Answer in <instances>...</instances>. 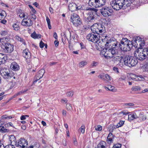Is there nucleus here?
Wrapping results in <instances>:
<instances>
[{"label":"nucleus","instance_id":"obj_1","mask_svg":"<svg viewBox=\"0 0 148 148\" xmlns=\"http://www.w3.org/2000/svg\"><path fill=\"white\" fill-rule=\"evenodd\" d=\"M100 37L101 40L103 42L106 43L105 44L106 48L102 51L101 53L105 57L107 58H112L114 61H120L123 57L121 55V51L119 49L118 45H119L121 50L124 51H129L130 50L133 46L135 48L134 56L137 58L139 56V47L136 42V38H134L133 42L126 38H123L120 43L117 41H112L111 39L107 36Z\"/></svg>","mask_w":148,"mask_h":148},{"label":"nucleus","instance_id":"obj_2","mask_svg":"<svg viewBox=\"0 0 148 148\" xmlns=\"http://www.w3.org/2000/svg\"><path fill=\"white\" fill-rule=\"evenodd\" d=\"M110 4L113 9L118 10L123 7L129 6L130 3L128 0H113L110 2Z\"/></svg>","mask_w":148,"mask_h":148},{"label":"nucleus","instance_id":"obj_3","mask_svg":"<svg viewBox=\"0 0 148 148\" xmlns=\"http://www.w3.org/2000/svg\"><path fill=\"white\" fill-rule=\"evenodd\" d=\"M92 33L99 34L105 31L104 26L101 23H95L91 27Z\"/></svg>","mask_w":148,"mask_h":148},{"label":"nucleus","instance_id":"obj_4","mask_svg":"<svg viewBox=\"0 0 148 148\" xmlns=\"http://www.w3.org/2000/svg\"><path fill=\"white\" fill-rule=\"evenodd\" d=\"M136 59L133 58L132 57H130L129 56H126L123 59L124 64L125 65L128 66L129 67H131L136 65L138 62L137 60L138 59L136 58Z\"/></svg>","mask_w":148,"mask_h":148},{"label":"nucleus","instance_id":"obj_5","mask_svg":"<svg viewBox=\"0 0 148 148\" xmlns=\"http://www.w3.org/2000/svg\"><path fill=\"white\" fill-rule=\"evenodd\" d=\"M71 21L74 26L77 27L81 25L82 24V21L79 16L75 13L71 15Z\"/></svg>","mask_w":148,"mask_h":148},{"label":"nucleus","instance_id":"obj_6","mask_svg":"<svg viewBox=\"0 0 148 148\" xmlns=\"http://www.w3.org/2000/svg\"><path fill=\"white\" fill-rule=\"evenodd\" d=\"M112 10L109 7L105 6L100 9V12L101 14L105 17L110 16L112 12Z\"/></svg>","mask_w":148,"mask_h":148},{"label":"nucleus","instance_id":"obj_7","mask_svg":"<svg viewBox=\"0 0 148 148\" xmlns=\"http://www.w3.org/2000/svg\"><path fill=\"white\" fill-rule=\"evenodd\" d=\"M86 38L89 41L94 43H98L99 42V36L94 34H89L87 36Z\"/></svg>","mask_w":148,"mask_h":148},{"label":"nucleus","instance_id":"obj_8","mask_svg":"<svg viewBox=\"0 0 148 148\" xmlns=\"http://www.w3.org/2000/svg\"><path fill=\"white\" fill-rule=\"evenodd\" d=\"M28 142L24 138H21L17 141L16 147L20 148H26L27 146Z\"/></svg>","mask_w":148,"mask_h":148},{"label":"nucleus","instance_id":"obj_9","mask_svg":"<svg viewBox=\"0 0 148 148\" xmlns=\"http://www.w3.org/2000/svg\"><path fill=\"white\" fill-rule=\"evenodd\" d=\"M1 75L5 79H10L13 77L12 74L7 69H4L0 71Z\"/></svg>","mask_w":148,"mask_h":148},{"label":"nucleus","instance_id":"obj_10","mask_svg":"<svg viewBox=\"0 0 148 148\" xmlns=\"http://www.w3.org/2000/svg\"><path fill=\"white\" fill-rule=\"evenodd\" d=\"M84 20L85 22L89 23L94 19L93 14L92 12L86 13L84 15Z\"/></svg>","mask_w":148,"mask_h":148},{"label":"nucleus","instance_id":"obj_11","mask_svg":"<svg viewBox=\"0 0 148 148\" xmlns=\"http://www.w3.org/2000/svg\"><path fill=\"white\" fill-rule=\"evenodd\" d=\"M14 50V45L9 42H6L5 45V52L6 53H11Z\"/></svg>","mask_w":148,"mask_h":148},{"label":"nucleus","instance_id":"obj_12","mask_svg":"<svg viewBox=\"0 0 148 148\" xmlns=\"http://www.w3.org/2000/svg\"><path fill=\"white\" fill-rule=\"evenodd\" d=\"M45 73V71L44 69H41L39 70L34 78L33 83H36L38 80L41 78Z\"/></svg>","mask_w":148,"mask_h":148},{"label":"nucleus","instance_id":"obj_13","mask_svg":"<svg viewBox=\"0 0 148 148\" xmlns=\"http://www.w3.org/2000/svg\"><path fill=\"white\" fill-rule=\"evenodd\" d=\"M21 23L23 26L29 27L32 25L33 22L29 18H25L22 21Z\"/></svg>","mask_w":148,"mask_h":148},{"label":"nucleus","instance_id":"obj_14","mask_svg":"<svg viewBox=\"0 0 148 148\" xmlns=\"http://www.w3.org/2000/svg\"><path fill=\"white\" fill-rule=\"evenodd\" d=\"M139 54V60H144L148 55V49L147 48H145Z\"/></svg>","mask_w":148,"mask_h":148},{"label":"nucleus","instance_id":"obj_15","mask_svg":"<svg viewBox=\"0 0 148 148\" xmlns=\"http://www.w3.org/2000/svg\"><path fill=\"white\" fill-rule=\"evenodd\" d=\"M23 56L26 59L27 62L29 61V60L31 58V55L30 52L28 49H25L23 51Z\"/></svg>","mask_w":148,"mask_h":148},{"label":"nucleus","instance_id":"obj_16","mask_svg":"<svg viewBox=\"0 0 148 148\" xmlns=\"http://www.w3.org/2000/svg\"><path fill=\"white\" fill-rule=\"evenodd\" d=\"M99 0H89L88 4L91 7L99 8Z\"/></svg>","mask_w":148,"mask_h":148},{"label":"nucleus","instance_id":"obj_17","mask_svg":"<svg viewBox=\"0 0 148 148\" xmlns=\"http://www.w3.org/2000/svg\"><path fill=\"white\" fill-rule=\"evenodd\" d=\"M17 141H16V138L15 137L12 135L10 136L8 143L9 144H11L12 145H15L16 146Z\"/></svg>","mask_w":148,"mask_h":148},{"label":"nucleus","instance_id":"obj_18","mask_svg":"<svg viewBox=\"0 0 148 148\" xmlns=\"http://www.w3.org/2000/svg\"><path fill=\"white\" fill-rule=\"evenodd\" d=\"M10 68L13 71H15L18 70L20 69L18 65L15 62H13L11 63Z\"/></svg>","mask_w":148,"mask_h":148},{"label":"nucleus","instance_id":"obj_19","mask_svg":"<svg viewBox=\"0 0 148 148\" xmlns=\"http://www.w3.org/2000/svg\"><path fill=\"white\" fill-rule=\"evenodd\" d=\"M145 111L143 110L141 111L139 114V120L141 121H144L146 119V116L144 114Z\"/></svg>","mask_w":148,"mask_h":148},{"label":"nucleus","instance_id":"obj_20","mask_svg":"<svg viewBox=\"0 0 148 148\" xmlns=\"http://www.w3.org/2000/svg\"><path fill=\"white\" fill-rule=\"evenodd\" d=\"M76 4L75 3H70L69 5V10L71 12L76 11Z\"/></svg>","mask_w":148,"mask_h":148},{"label":"nucleus","instance_id":"obj_21","mask_svg":"<svg viewBox=\"0 0 148 148\" xmlns=\"http://www.w3.org/2000/svg\"><path fill=\"white\" fill-rule=\"evenodd\" d=\"M145 45V41L144 39L139 37V49H143Z\"/></svg>","mask_w":148,"mask_h":148},{"label":"nucleus","instance_id":"obj_22","mask_svg":"<svg viewBox=\"0 0 148 148\" xmlns=\"http://www.w3.org/2000/svg\"><path fill=\"white\" fill-rule=\"evenodd\" d=\"M104 88L107 90H109L113 92H116V90L114 86L110 85H107V86H104Z\"/></svg>","mask_w":148,"mask_h":148},{"label":"nucleus","instance_id":"obj_23","mask_svg":"<svg viewBox=\"0 0 148 148\" xmlns=\"http://www.w3.org/2000/svg\"><path fill=\"white\" fill-rule=\"evenodd\" d=\"M137 117L138 116L135 113L130 114H129L128 115V120L130 121H131L134 119H136Z\"/></svg>","mask_w":148,"mask_h":148},{"label":"nucleus","instance_id":"obj_24","mask_svg":"<svg viewBox=\"0 0 148 148\" xmlns=\"http://www.w3.org/2000/svg\"><path fill=\"white\" fill-rule=\"evenodd\" d=\"M106 143L103 141H101L97 145V147L96 148H105Z\"/></svg>","mask_w":148,"mask_h":148},{"label":"nucleus","instance_id":"obj_25","mask_svg":"<svg viewBox=\"0 0 148 148\" xmlns=\"http://www.w3.org/2000/svg\"><path fill=\"white\" fill-rule=\"evenodd\" d=\"M6 16V12L4 11L0 10V20L4 18Z\"/></svg>","mask_w":148,"mask_h":148},{"label":"nucleus","instance_id":"obj_26","mask_svg":"<svg viewBox=\"0 0 148 148\" xmlns=\"http://www.w3.org/2000/svg\"><path fill=\"white\" fill-rule=\"evenodd\" d=\"M129 77L133 80L136 81H138L139 79L138 75H136L133 74H130Z\"/></svg>","mask_w":148,"mask_h":148},{"label":"nucleus","instance_id":"obj_27","mask_svg":"<svg viewBox=\"0 0 148 148\" xmlns=\"http://www.w3.org/2000/svg\"><path fill=\"white\" fill-rule=\"evenodd\" d=\"M31 36L34 39L41 38V35L40 34H36L35 32H34L31 34Z\"/></svg>","mask_w":148,"mask_h":148},{"label":"nucleus","instance_id":"obj_28","mask_svg":"<svg viewBox=\"0 0 148 148\" xmlns=\"http://www.w3.org/2000/svg\"><path fill=\"white\" fill-rule=\"evenodd\" d=\"M15 38L21 42L24 45L25 44V40L22 38L20 37V36L17 35L15 36Z\"/></svg>","mask_w":148,"mask_h":148},{"label":"nucleus","instance_id":"obj_29","mask_svg":"<svg viewBox=\"0 0 148 148\" xmlns=\"http://www.w3.org/2000/svg\"><path fill=\"white\" fill-rule=\"evenodd\" d=\"M0 131L2 132H9V130L3 126H0Z\"/></svg>","mask_w":148,"mask_h":148},{"label":"nucleus","instance_id":"obj_30","mask_svg":"<svg viewBox=\"0 0 148 148\" xmlns=\"http://www.w3.org/2000/svg\"><path fill=\"white\" fill-rule=\"evenodd\" d=\"M106 3V0H99V7L105 5Z\"/></svg>","mask_w":148,"mask_h":148},{"label":"nucleus","instance_id":"obj_31","mask_svg":"<svg viewBox=\"0 0 148 148\" xmlns=\"http://www.w3.org/2000/svg\"><path fill=\"white\" fill-rule=\"evenodd\" d=\"M124 123V121H120V122L116 126V128H118L119 127H121L123 125Z\"/></svg>","mask_w":148,"mask_h":148},{"label":"nucleus","instance_id":"obj_32","mask_svg":"<svg viewBox=\"0 0 148 148\" xmlns=\"http://www.w3.org/2000/svg\"><path fill=\"white\" fill-rule=\"evenodd\" d=\"M19 16L21 18H27L28 17V15L27 14H25L23 12L20 13Z\"/></svg>","mask_w":148,"mask_h":148},{"label":"nucleus","instance_id":"obj_33","mask_svg":"<svg viewBox=\"0 0 148 148\" xmlns=\"http://www.w3.org/2000/svg\"><path fill=\"white\" fill-rule=\"evenodd\" d=\"M66 109L68 110L71 111L72 109V106L69 103H67L66 106Z\"/></svg>","mask_w":148,"mask_h":148},{"label":"nucleus","instance_id":"obj_34","mask_svg":"<svg viewBox=\"0 0 148 148\" xmlns=\"http://www.w3.org/2000/svg\"><path fill=\"white\" fill-rule=\"evenodd\" d=\"M87 64V62L85 61H83L79 63V66L80 67H82L86 65Z\"/></svg>","mask_w":148,"mask_h":148},{"label":"nucleus","instance_id":"obj_35","mask_svg":"<svg viewBox=\"0 0 148 148\" xmlns=\"http://www.w3.org/2000/svg\"><path fill=\"white\" fill-rule=\"evenodd\" d=\"M46 21L47 23L48 28L49 29H51V26L50 24V21L49 17L47 16L46 17Z\"/></svg>","mask_w":148,"mask_h":148},{"label":"nucleus","instance_id":"obj_36","mask_svg":"<svg viewBox=\"0 0 148 148\" xmlns=\"http://www.w3.org/2000/svg\"><path fill=\"white\" fill-rule=\"evenodd\" d=\"M0 60L1 62V64L4 62L5 61L4 59V57L3 55H2V54H0Z\"/></svg>","mask_w":148,"mask_h":148},{"label":"nucleus","instance_id":"obj_37","mask_svg":"<svg viewBox=\"0 0 148 148\" xmlns=\"http://www.w3.org/2000/svg\"><path fill=\"white\" fill-rule=\"evenodd\" d=\"M12 27L14 30L17 31L19 29V27L18 25L15 23L12 25Z\"/></svg>","mask_w":148,"mask_h":148},{"label":"nucleus","instance_id":"obj_38","mask_svg":"<svg viewBox=\"0 0 148 148\" xmlns=\"http://www.w3.org/2000/svg\"><path fill=\"white\" fill-rule=\"evenodd\" d=\"M8 33V31L7 30H5L3 31H2L1 32V34L2 36H5Z\"/></svg>","mask_w":148,"mask_h":148},{"label":"nucleus","instance_id":"obj_39","mask_svg":"<svg viewBox=\"0 0 148 148\" xmlns=\"http://www.w3.org/2000/svg\"><path fill=\"white\" fill-rule=\"evenodd\" d=\"M105 78H106L105 80H107L108 81H110L111 80L110 76L107 74H105Z\"/></svg>","mask_w":148,"mask_h":148},{"label":"nucleus","instance_id":"obj_40","mask_svg":"<svg viewBox=\"0 0 148 148\" xmlns=\"http://www.w3.org/2000/svg\"><path fill=\"white\" fill-rule=\"evenodd\" d=\"M121 145L119 143H117L114 145L112 148H121Z\"/></svg>","mask_w":148,"mask_h":148},{"label":"nucleus","instance_id":"obj_41","mask_svg":"<svg viewBox=\"0 0 148 148\" xmlns=\"http://www.w3.org/2000/svg\"><path fill=\"white\" fill-rule=\"evenodd\" d=\"M15 145H12L11 144H9L7 145H6L5 148H15Z\"/></svg>","mask_w":148,"mask_h":148},{"label":"nucleus","instance_id":"obj_42","mask_svg":"<svg viewBox=\"0 0 148 148\" xmlns=\"http://www.w3.org/2000/svg\"><path fill=\"white\" fill-rule=\"evenodd\" d=\"M96 130L98 131H100L102 129V127L100 125H98L95 127Z\"/></svg>","mask_w":148,"mask_h":148},{"label":"nucleus","instance_id":"obj_43","mask_svg":"<svg viewBox=\"0 0 148 148\" xmlns=\"http://www.w3.org/2000/svg\"><path fill=\"white\" fill-rule=\"evenodd\" d=\"M82 8V6L81 5L79 4H76V10H79L81 9Z\"/></svg>","mask_w":148,"mask_h":148},{"label":"nucleus","instance_id":"obj_44","mask_svg":"<svg viewBox=\"0 0 148 148\" xmlns=\"http://www.w3.org/2000/svg\"><path fill=\"white\" fill-rule=\"evenodd\" d=\"M98 64V62L94 61H93L92 63L91 64L90 66L92 67L96 66Z\"/></svg>","mask_w":148,"mask_h":148},{"label":"nucleus","instance_id":"obj_45","mask_svg":"<svg viewBox=\"0 0 148 148\" xmlns=\"http://www.w3.org/2000/svg\"><path fill=\"white\" fill-rule=\"evenodd\" d=\"M80 130L81 131V132L82 134L84 133L85 132V127L84 125H82L80 128Z\"/></svg>","mask_w":148,"mask_h":148},{"label":"nucleus","instance_id":"obj_46","mask_svg":"<svg viewBox=\"0 0 148 148\" xmlns=\"http://www.w3.org/2000/svg\"><path fill=\"white\" fill-rule=\"evenodd\" d=\"M105 74H103V75L102 74H100L98 76V77L100 79H102L104 80H105Z\"/></svg>","mask_w":148,"mask_h":148},{"label":"nucleus","instance_id":"obj_47","mask_svg":"<svg viewBox=\"0 0 148 148\" xmlns=\"http://www.w3.org/2000/svg\"><path fill=\"white\" fill-rule=\"evenodd\" d=\"M132 90L134 91H138L139 89V87L138 86H135L132 88Z\"/></svg>","mask_w":148,"mask_h":148},{"label":"nucleus","instance_id":"obj_48","mask_svg":"<svg viewBox=\"0 0 148 148\" xmlns=\"http://www.w3.org/2000/svg\"><path fill=\"white\" fill-rule=\"evenodd\" d=\"M73 94V92L72 91H70L66 93V95L68 96H72Z\"/></svg>","mask_w":148,"mask_h":148},{"label":"nucleus","instance_id":"obj_49","mask_svg":"<svg viewBox=\"0 0 148 148\" xmlns=\"http://www.w3.org/2000/svg\"><path fill=\"white\" fill-rule=\"evenodd\" d=\"M29 8L32 10V11L34 13H36V11L31 5H29Z\"/></svg>","mask_w":148,"mask_h":148},{"label":"nucleus","instance_id":"obj_50","mask_svg":"<svg viewBox=\"0 0 148 148\" xmlns=\"http://www.w3.org/2000/svg\"><path fill=\"white\" fill-rule=\"evenodd\" d=\"M26 117H28L29 116L28 115H22L21 117V120L25 119Z\"/></svg>","mask_w":148,"mask_h":148},{"label":"nucleus","instance_id":"obj_51","mask_svg":"<svg viewBox=\"0 0 148 148\" xmlns=\"http://www.w3.org/2000/svg\"><path fill=\"white\" fill-rule=\"evenodd\" d=\"M114 138H107V141L108 142V143H111L112 142V141L113 139Z\"/></svg>","mask_w":148,"mask_h":148},{"label":"nucleus","instance_id":"obj_52","mask_svg":"<svg viewBox=\"0 0 148 148\" xmlns=\"http://www.w3.org/2000/svg\"><path fill=\"white\" fill-rule=\"evenodd\" d=\"M44 43H43L42 40L40 42V46L41 48H42L44 47Z\"/></svg>","mask_w":148,"mask_h":148},{"label":"nucleus","instance_id":"obj_53","mask_svg":"<svg viewBox=\"0 0 148 148\" xmlns=\"http://www.w3.org/2000/svg\"><path fill=\"white\" fill-rule=\"evenodd\" d=\"M124 106H133L134 105V104L133 103H125L124 104Z\"/></svg>","mask_w":148,"mask_h":148},{"label":"nucleus","instance_id":"obj_54","mask_svg":"<svg viewBox=\"0 0 148 148\" xmlns=\"http://www.w3.org/2000/svg\"><path fill=\"white\" fill-rule=\"evenodd\" d=\"M30 17L31 18H33L34 19H35L36 18V16L34 14H31L30 15Z\"/></svg>","mask_w":148,"mask_h":148},{"label":"nucleus","instance_id":"obj_55","mask_svg":"<svg viewBox=\"0 0 148 148\" xmlns=\"http://www.w3.org/2000/svg\"><path fill=\"white\" fill-rule=\"evenodd\" d=\"M114 136L111 133H110L108 137H107V138H114Z\"/></svg>","mask_w":148,"mask_h":148},{"label":"nucleus","instance_id":"obj_56","mask_svg":"<svg viewBox=\"0 0 148 148\" xmlns=\"http://www.w3.org/2000/svg\"><path fill=\"white\" fill-rule=\"evenodd\" d=\"M113 70L114 71H115L117 73H119V69H118L117 67H114L113 68Z\"/></svg>","mask_w":148,"mask_h":148},{"label":"nucleus","instance_id":"obj_57","mask_svg":"<svg viewBox=\"0 0 148 148\" xmlns=\"http://www.w3.org/2000/svg\"><path fill=\"white\" fill-rule=\"evenodd\" d=\"M26 91H27L26 90H24V91L22 90L20 91H19V92H18L17 93V94L18 95H19L22 94V93H23L24 92H26Z\"/></svg>","mask_w":148,"mask_h":148},{"label":"nucleus","instance_id":"obj_58","mask_svg":"<svg viewBox=\"0 0 148 148\" xmlns=\"http://www.w3.org/2000/svg\"><path fill=\"white\" fill-rule=\"evenodd\" d=\"M54 44L55 46L56 47H57L58 45L59 42L57 40H55L54 41Z\"/></svg>","mask_w":148,"mask_h":148},{"label":"nucleus","instance_id":"obj_59","mask_svg":"<svg viewBox=\"0 0 148 148\" xmlns=\"http://www.w3.org/2000/svg\"><path fill=\"white\" fill-rule=\"evenodd\" d=\"M139 81H144L145 79L141 75H139Z\"/></svg>","mask_w":148,"mask_h":148},{"label":"nucleus","instance_id":"obj_60","mask_svg":"<svg viewBox=\"0 0 148 148\" xmlns=\"http://www.w3.org/2000/svg\"><path fill=\"white\" fill-rule=\"evenodd\" d=\"M1 119H8L7 116L6 115H3L1 117Z\"/></svg>","mask_w":148,"mask_h":148},{"label":"nucleus","instance_id":"obj_61","mask_svg":"<svg viewBox=\"0 0 148 148\" xmlns=\"http://www.w3.org/2000/svg\"><path fill=\"white\" fill-rule=\"evenodd\" d=\"M66 111L65 110H63L62 114L63 115L66 116Z\"/></svg>","mask_w":148,"mask_h":148},{"label":"nucleus","instance_id":"obj_62","mask_svg":"<svg viewBox=\"0 0 148 148\" xmlns=\"http://www.w3.org/2000/svg\"><path fill=\"white\" fill-rule=\"evenodd\" d=\"M53 37L56 39H57L58 36L57 33L56 32L54 33Z\"/></svg>","mask_w":148,"mask_h":148},{"label":"nucleus","instance_id":"obj_63","mask_svg":"<svg viewBox=\"0 0 148 148\" xmlns=\"http://www.w3.org/2000/svg\"><path fill=\"white\" fill-rule=\"evenodd\" d=\"M7 22V21L6 20H1V23H3L4 24H5V23H6Z\"/></svg>","mask_w":148,"mask_h":148},{"label":"nucleus","instance_id":"obj_64","mask_svg":"<svg viewBox=\"0 0 148 148\" xmlns=\"http://www.w3.org/2000/svg\"><path fill=\"white\" fill-rule=\"evenodd\" d=\"M0 148H5L4 145L1 143L0 141Z\"/></svg>","mask_w":148,"mask_h":148}]
</instances>
